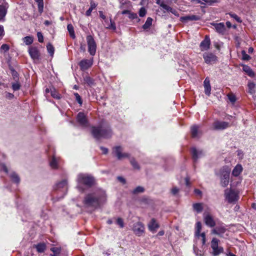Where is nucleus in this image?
Here are the masks:
<instances>
[{"label":"nucleus","instance_id":"7c9ffc66","mask_svg":"<svg viewBox=\"0 0 256 256\" xmlns=\"http://www.w3.org/2000/svg\"><path fill=\"white\" fill-rule=\"evenodd\" d=\"M90 8L86 12V16H90L93 10H94L97 6V4H96L94 1L91 0L90 2Z\"/></svg>","mask_w":256,"mask_h":256},{"label":"nucleus","instance_id":"cd10ccee","mask_svg":"<svg viewBox=\"0 0 256 256\" xmlns=\"http://www.w3.org/2000/svg\"><path fill=\"white\" fill-rule=\"evenodd\" d=\"M199 126L197 125H194L191 127V134L194 138L198 137L200 132H198Z\"/></svg>","mask_w":256,"mask_h":256},{"label":"nucleus","instance_id":"09e8293b","mask_svg":"<svg viewBox=\"0 0 256 256\" xmlns=\"http://www.w3.org/2000/svg\"><path fill=\"white\" fill-rule=\"evenodd\" d=\"M130 162L134 168L139 169L138 165L134 158H131Z\"/></svg>","mask_w":256,"mask_h":256},{"label":"nucleus","instance_id":"0eeeda50","mask_svg":"<svg viewBox=\"0 0 256 256\" xmlns=\"http://www.w3.org/2000/svg\"><path fill=\"white\" fill-rule=\"evenodd\" d=\"M86 39L88 46V51L90 55L94 56L96 52V42L91 35L88 36Z\"/></svg>","mask_w":256,"mask_h":256},{"label":"nucleus","instance_id":"e2e57ef3","mask_svg":"<svg viewBox=\"0 0 256 256\" xmlns=\"http://www.w3.org/2000/svg\"><path fill=\"white\" fill-rule=\"evenodd\" d=\"M168 12H170L175 16H178V12L176 10H175L171 7H170Z\"/></svg>","mask_w":256,"mask_h":256},{"label":"nucleus","instance_id":"bb28decb","mask_svg":"<svg viewBox=\"0 0 256 256\" xmlns=\"http://www.w3.org/2000/svg\"><path fill=\"white\" fill-rule=\"evenodd\" d=\"M242 70L244 72L249 76L254 77V73L252 69L247 65H242Z\"/></svg>","mask_w":256,"mask_h":256},{"label":"nucleus","instance_id":"c756f323","mask_svg":"<svg viewBox=\"0 0 256 256\" xmlns=\"http://www.w3.org/2000/svg\"><path fill=\"white\" fill-rule=\"evenodd\" d=\"M67 29L70 34V36L72 38L74 39L76 38V35L72 25L70 24H68L67 26Z\"/></svg>","mask_w":256,"mask_h":256},{"label":"nucleus","instance_id":"1a4fd4ad","mask_svg":"<svg viewBox=\"0 0 256 256\" xmlns=\"http://www.w3.org/2000/svg\"><path fill=\"white\" fill-rule=\"evenodd\" d=\"M203 58L207 64H212L218 60V57L212 52H204L203 54Z\"/></svg>","mask_w":256,"mask_h":256},{"label":"nucleus","instance_id":"0e129e2a","mask_svg":"<svg viewBox=\"0 0 256 256\" xmlns=\"http://www.w3.org/2000/svg\"><path fill=\"white\" fill-rule=\"evenodd\" d=\"M219 2V0H208L207 4L208 6H212L214 3H218Z\"/></svg>","mask_w":256,"mask_h":256},{"label":"nucleus","instance_id":"13d9d810","mask_svg":"<svg viewBox=\"0 0 256 256\" xmlns=\"http://www.w3.org/2000/svg\"><path fill=\"white\" fill-rule=\"evenodd\" d=\"M37 36L38 38V41L40 42H44V36L41 32H38Z\"/></svg>","mask_w":256,"mask_h":256},{"label":"nucleus","instance_id":"f8f14e48","mask_svg":"<svg viewBox=\"0 0 256 256\" xmlns=\"http://www.w3.org/2000/svg\"><path fill=\"white\" fill-rule=\"evenodd\" d=\"M76 120L79 124L83 127H87L88 125L86 116L82 112L78 113L76 116Z\"/></svg>","mask_w":256,"mask_h":256},{"label":"nucleus","instance_id":"6e6d98bb","mask_svg":"<svg viewBox=\"0 0 256 256\" xmlns=\"http://www.w3.org/2000/svg\"><path fill=\"white\" fill-rule=\"evenodd\" d=\"M146 14V10L144 8H141L139 10V16L140 17L144 16Z\"/></svg>","mask_w":256,"mask_h":256},{"label":"nucleus","instance_id":"680f3d73","mask_svg":"<svg viewBox=\"0 0 256 256\" xmlns=\"http://www.w3.org/2000/svg\"><path fill=\"white\" fill-rule=\"evenodd\" d=\"M160 6L162 7L165 10H166L167 12L169 10V9L170 8V6L165 4L163 2H162Z\"/></svg>","mask_w":256,"mask_h":256},{"label":"nucleus","instance_id":"37998d69","mask_svg":"<svg viewBox=\"0 0 256 256\" xmlns=\"http://www.w3.org/2000/svg\"><path fill=\"white\" fill-rule=\"evenodd\" d=\"M144 190V189L143 187L140 186H137L135 189H134L132 191V193L134 194H136L138 193L143 192Z\"/></svg>","mask_w":256,"mask_h":256},{"label":"nucleus","instance_id":"f257e3e1","mask_svg":"<svg viewBox=\"0 0 256 256\" xmlns=\"http://www.w3.org/2000/svg\"><path fill=\"white\" fill-rule=\"evenodd\" d=\"M106 200V192L101 188H96L86 194L83 204L86 208L96 209L103 205Z\"/></svg>","mask_w":256,"mask_h":256},{"label":"nucleus","instance_id":"ddd939ff","mask_svg":"<svg viewBox=\"0 0 256 256\" xmlns=\"http://www.w3.org/2000/svg\"><path fill=\"white\" fill-rule=\"evenodd\" d=\"M8 6V4L6 2L3 1L0 2V22L4 20Z\"/></svg>","mask_w":256,"mask_h":256},{"label":"nucleus","instance_id":"a18cd8bd","mask_svg":"<svg viewBox=\"0 0 256 256\" xmlns=\"http://www.w3.org/2000/svg\"><path fill=\"white\" fill-rule=\"evenodd\" d=\"M51 96L55 98L60 99V95L56 92V90L54 88L52 90H50Z\"/></svg>","mask_w":256,"mask_h":256},{"label":"nucleus","instance_id":"ea45409f","mask_svg":"<svg viewBox=\"0 0 256 256\" xmlns=\"http://www.w3.org/2000/svg\"><path fill=\"white\" fill-rule=\"evenodd\" d=\"M256 87V84L252 82H250L248 84V92L250 94H253L254 92V88Z\"/></svg>","mask_w":256,"mask_h":256},{"label":"nucleus","instance_id":"b1692460","mask_svg":"<svg viewBox=\"0 0 256 256\" xmlns=\"http://www.w3.org/2000/svg\"><path fill=\"white\" fill-rule=\"evenodd\" d=\"M192 158L194 162H196L198 158H200L203 155V153L202 150H198L194 148L192 149Z\"/></svg>","mask_w":256,"mask_h":256},{"label":"nucleus","instance_id":"393cba45","mask_svg":"<svg viewBox=\"0 0 256 256\" xmlns=\"http://www.w3.org/2000/svg\"><path fill=\"white\" fill-rule=\"evenodd\" d=\"M204 92L208 95L210 96V94L211 92V86L210 84V82L208 78H206L204 82Z\"/></svg>","mask_w":256,"mask_h":256},{"label":"nucleus","instance_id":"f3484780","mask_svg":"<svg viewBox=\"0 0 256 256\" xmlns=\"http://www.w3.org/2000/svg\"><path fill=\"white\" fill-rule=\"evenodd\" d=\"M212 26H213L214 27V28L216 32L220 34H224L226 32V27L224 24V23L223 22H220V23H214L212 22L211 24Z\"/></svg>","mask_w":256,"mask_h":256},{"label":"nucleus","instance_id":"aec40b11","mask_svg":"<svg viewBox=\"0 0 256 256\" xmlns=\"http://www.w3.org/2000/svg\"><path fill=\"white\" fill-rule=\"evenodd\" d=\"M200 19V16L194 14L186 16L180 18V20L182 22L196 21Z\"/></svg>","mask_w":256,"mask_h":256},{"label":"nucleus","instance_id":"6e6552de","mask_svg":"<svg viewBox=\"0 0 256 256\" xmlns=\"http://www.w3.org/2000/svg\"><path fill=\"white\" fill-rule=\"evenodd\" d=\"M122 148L120 146H116L114 148L112 153L119 160L129 157V154L126 152L122 153Z\"/></svg>","mask_w":256,"mask_h":256},{"label":"nucleus","instance_id":"c03bdc74","mask_svg":"<svg viewBox=\"0 0 256 256\" xmlns=\"http://www.w3.org/2000/svg\"><path fill=\"white\" fill-rule=\"evenodd\" d=\"M228 14L230 16L233 18H234L237 22H242V20L239 16H238L237 14L234 13H228Z\"/></svg>","mask_w":256,"mask_h":256},{"label":"nucleus","instance_id":"a211bd4d","mask_svg":"<svg viewBox=\"0 0 256 256\" xmlns=\"http://www.w3.org/2000/svg\"><path fill=\"white\" fill-rule=\"evenodd\" d=\"M204 221L206 225L210 227H214L216 225V222L212 217L209 214H204Z\"/></svg>","mask_w":256,"mask_h":256},{"label":"nucleus","instance_id":"7ed1b4c3","mask_svg":"<svg viewBox=\"0 0 256 256\" xmlns=\"http://www.w3.org/2000/svg\"><path fill=\"white\" fill-rule=\"evenodd\" d=\"M76 182L78 184H84L87 186L90 187L94 184L95 180L94 178L86 174H80L78 175ZM78 188L80 189V186H77Z\"/></svg>","mask_w":256,"mask_h":256},{"label":"nucleus","instance_id":"8fccbe9b","mask_svg":"<svg viewBox=\"0 0 256 256\" xmlns=\"http://www.w3.org/2000/svg\"><path fill=\"white\" fill-rule=\"evenodd\" d=\"M110 24L108 25L106 27V28H108V29H112V30H116V26L114 22H112L111 19L110 20Z\"/></svg>","mask_w":256,"mask_h":256},{"label":"nucleus","instance_id":"4be33fe9","mask_svg":"<svg viewBox=\"0 0 256 256\" xmlns=\"http://www.w3.org/2000/svg\"><path fill=\"white\" fill-rule=\"evenodd\" d=\"M148 228L150 231L154 232L159 228V225L154 218H152L148 224Z\"/></svg>","mask_w":256,"mask_h":256},{"label":"nucleus","instance_id":"473e14b6","mask_svg":"<svg viewBox=\"0 0 256 256\" xmlns=\"http://www.w3.org/2000/svg\"><path fill=\"white\" fill-rule=\"evenodd\" d=\"M152 19L150 17L148 18L145 24L142 26V28L144 30L150 28L152 24Z\"/></svg>","mask_w":256,"mask_h":256},{"label":"nucleus","instance_id":"603ef678","mask_svg":"<svg viewBox=\"0 0 256 256\" xmlns=\"http://www.w3.org/2000/svg\"><path fill=\"white\" fill-rule=\"evenodd\" d=\"M228 100L232 103H234L236 100V98L234 95L232 94H229L228 95Z\"/></svg>","mask_w":256,"mask_h":256},{"label":"nucleus","instance_id":"2f4dec72","mask_svg":"<svg viewBox=\"0 0 256 256\" xmlns=\"http://www.w3.org/2000/svg\"><path fill=\"white\" fill-rule=\"evenodd\" d=\"M194 210L196 211L198 213L202 212L203 210L202 204L201 203H195L192 205Z\"/></svg>","mask_w":256,"mask_h":256},{"label":"nucleus","instance_id":"69168bd1","mask_svg":"<svg viewBox=\"0 0 256 256\" xmlns=\"http://www.w3.org/2000/svg\"><path fill=\"white\" fill-rule=\"evenodd\" d=\"M178 192L179 189L176 187L173 188L171 190V192L173 195H176Z\"/></svg>","mask_w":256,"mask_h":256},{"label":"nucleus","instance_id":"5fc2aeb1","mask_svg":"<svg viewBox=\"0 0 256 256\" xmlns=\"http://www.w3.org/2000/svg\"><path fill=\"white\" fill-rule=\"evenodd\" d=\"M199 236H200L202 238V244L204 245L206 243V238L205 233L202 232V234H200Z\"/></svg>","mask_w":256,"mask_h":256},{"label":"nucleus","instance_id":"f03ea898","mask_svg":"<svg viewBox=\"0 0 256 256\" xmlns=\"http://www.w3.org/2000/svg\"><path fill=\"white\" fill-rule=\"evenodd\" d=\"M92 134L96 140H100L102 138H108L111 137L112 135L111 129L109 126H102L92 127Z\"/></svg>","mask_w":256,"mask_h":256},{"label":"nucleus","instance_id":"bf43d9fd","mask_svg":"<svg viewBox=\"0 0 256 256\" xmlns=\"http://www.w3.org/2000/svg\"><path fill=\"white\" fill-rule=\"evenodd\" d=\"M0 170H4L5 172H8V170L6 166L4 164H0Z\"/></svg>","mask_w":256,"mask_h":256},{"label":"nucleus","instance_id":"9d476101","mask_svg":"<svg viewBox=\"0 0 256 256\" xmlns=\"http://www.w3.org/2000/svg\"><path fill=\"white\" fill-rule=\"evenodd\" d=\"M132 230L138 236H142L144 232V225L141 222H137L134 224Z\"/></svg>","mask_w":256,"mask_h":256},{"label":"nucleus","instance_id":"6ab92c4d","mask_svg":"<svg viewBox=\"0 0 256 256\" xmlns=\"http://www.w3.org/2000/svg\"><path fill=\"white\" fill-rule=\"evenodd\" d=\"M210 41L209 37L206 36L204 39L200 42V48L202 51L206 50L210 48Z\"/></svg>","mask_w":256,"mask_h":256},{"label":"nucleus","instance_id":"2eb2a0df","mask_svg":"<svg viewBox=\"0 0 256 256\" xmlns=\"http://www.w3.org/2000/svg\"><path fill=\"white\" fill-rule=\"evenodd\" d=\"M214 128L216 130H223L230 126L229 123L226 122L216 121L213 124Z\"/></svg>","mask_w":256,"mask_h":256},{"label":"nucleus","instance_id":"774afa93","mask_svg":"<svg viewBox=\"0 0 256 256\" xmlns=\"http://www.w3.org/2000/svg\"><path fill=\"white\" fill-rule=\"evenodd\" d=\"M6 96L7 98H12L14 96V95L11 93H10V92H6Z\"/></svg>","mask_w":256,"mask_h":256},{"label":"nucleus","instance_id":"c9c22d12","mask_svg":"<svg viewBox=\"0 0 256 256\" xmlns=\"http://www.w3.org/2000/svg\"><path fill=\"white\" fill-rule=\"evenodd\" d=\"M46 48L50 56H52L54 52V48L53 46L50 43H48L46 46Z\"/></svg>","mask_w":256,"mask_h":256},{"label":"nucleus","instance_id":"79ce46f5","mask_svg":"<svg viewBox=\"0 0 256 256\" xmlns=\"http://www.w3.org/2000/svg\"><path fill=\"white\" fill-rule=\"evenodd\" d=\"M12 180L16 183H18L20 182V178L14 172L10 174V176Z\"/></svg>","mask_w":256,"mask_h":256},{"label":"nucleus","instance_id":"49530a36","mask_svg":"<svg viewBox=\"0 0 256 256\" xmlns=\"http://www.w3.org/2000/svg\"><path fill=\"white\" fill-rule=\"evenodd\" d=\"M242 60H248L250 58V56L246 54L245 50H242Z\"/></svg>","mask_w":256,"mask_h":256},{"label":"nucleus","instance_id":"423d86ee","mask_svg":"<svg viewBox=\"0 0 256 256\" xmlns=\"http://www.w3.org/2000/svg\"><path fill=\"white\" fill-rule=\"evenodd\" d=\"M219 242L220 240L216 238H213L211 241L210 246L214 256L219 255L224 252V248L219 246Z\"/></svg>","mask_w":256,"mask_h":256},{"label":"nucleus","instance_id":"4c0bfd02","mask_svg":"<svg viewBox=\"0 0 256 256\" xmlns=\"http://www.w3.org/2000/svg\"><path fill=\"white\" fill-rule=\"evenodd\" d=\"M50 250L54 252V254L52 255L51 256H54L55 254H60V252L62 250V248L60 247L56 246L50 248Z\"/></svg>","mask_w":256,"mask_h":256},{"label":"nucleus","instance_id":"9b49d317","mask_svg":"<svg viewBox=\"0 0 256 256\" xmlns=\"http://www.w3.org/2000/svg\"><path fill=\"white\" fill-rule=\"evenodd\" d=\"M54 190L61 191L64 194H66L68 190L67 180H64L57 183L54 186Z\"/></svg>","mask_w":256,"mask_h":256},{"label":"nucleus","instance_id":"e433bc0d","mask_svg":"<svg viewBox=\"0 0 256 256\" xmlns=\"http://www.w3.org/2000/svg\"><path fill=\"white\" fill-rule=\"evenodd\" d=\"M38 5V10L40 12L42 13L43 12L44 3L43 0H34Z\"/></svg>","mask_w":256,"mask_h":256},{"label":"nucleus","instance_id":"20e7f679","mask_svg":"<svg viewBox=\"0 0 256 256\" xmlns=\"http://www.w3.org/2000/svg\"><path fill=\"white\" fill-rule=\"evenodd\" d=\"M230 169L228 166L222 168L216 174L220 180V184L223 187H226L229 183Z\"/></svg>","mask_w":256,"mask_h":256},{"label":"nucleus","instance_id":"de8ad7c7","mask_svg":"<svg viewBox=\"0 0 256 256\" xmlns=\"http://www.w3.org/2000/svg\"><path fill=\"white\" fill-rule=\"evenodd\" d=\"M74 95L75 96L76 100L80 104V106H81L82 104V100L81 96L78 93H74Z\"/></svg>","mask_w":256,"mask_h":256},{"label":"nucleus","instance_id":"a19ab883","mask_svg":"<svg viewBox=\"0 0 256 256\" xmlns=\"http://www.w3.org/2000/svg\"><path fill=\"white\" fill-rule=\"evenodd\" d=\"M16 82L12 83V88L14 91L18 90L20 89V84L18 80Z\"/></svg>","mask_w":256,"mask_h":256},{"label":"nucleus","instance_id":"5701e85b","mask_svg":"<svg viewBox=\"0 0 256 256\" xmlns=\"http://www.w3.org/2000/svg\"><path fill=\"white\" fill-rule=\"evenodd\" d=\"M243 168L240 164H237L232 171V175L234 176H238L242 172Z\"/></svg>","mask_w":256,"mask_h":256},{"label":"nucleus","instance_id":"052dcab7","mask_svg":"<svg viewBox=\"0 0 256 256\" xmlns=\"http://www.w3.org/2000/svg\"><path fill=\"white\" fill-rule=\"evenodd\" d=\"M128 18L132 20H134V19L138 18V16H137L136 14L134 13V12H130V13L128 14Z\"/></svg>","mask_w":256,"mask_h":256},{"label":"nucleus","instance_id":"4d7b16f0","mask_svg":"<svg viewBox=\"0 0 256 256\" xmlns=\"http://www.w3.org/2000/svg\"><path fill=\"white\" fill-rule=\"evenodd\" d=\"M116 224L119 225L121 228H122L124 226V221L122 218H119L117 219Z\"/></svg>","mask_w":256,"mask_h":256},{"label":"nucleus","instance_id":"39448f33","mask_svg":"<svg viewBox=\"0 0 256 256\" xmlns=\"http://www.w3.org/2000/svg\"><path fill=\"white\" fill-rule=\"evenodd\" d=\"M224 196L229 203L234 202L239 198L238 193L232 189H226L224 190Z\"/></svg>","mask_w":256,"mask_h":256},{"label":"nucleus","instance_id":"72a5a7b5","mask_svg":"<svg viewBox=\"0 0 256 256\" xmlns=\"http://www.w3.org/2000/svg\"><path fill=\"white\" fill-rule=\"evenodd\" d=\"M202 229V224L200 222H198L196 223V231H195V236L197 237H198L200 236V230Z\"/></svg>","mask_w":256,"mask_h":256},{"label":"nucleus","instance_id":"338daca9","mask_svg":"<svg viewBox=\"0 0 256 256\" xmlns=\"http://www.w3.org/2000/svg\"><path fill=\"white\" fill-rule=\"evenodd\" d=\"M4 26L2 25H0V37L4 35Z\"/></svg>","mask_w":256,"mask_h":256},{"label":"nucleus","instance_id":"f704fd0d","mask_svg":"<svg viewBox=\"0 0 256 256\" xmlns=\"http://www.w3.org/2000/svg\"><path fill=\"white\" fill-rule=\"evenodd\" d=\"M23 42L26 45L31 44L34 41L33 38L30 36H26L23 38Z\"/></svg>","mask_w":256,"mask_h":256},{"label":"nucleus","instance_id":"4468645a","mask_svg":"<svg viewBox=\"0 0 256 256\" xmlns=\"http://www.w3.org/2000/svg\"><path fill=\"white\" fill-rule=\"evenodd\" d=\"M28 53L32 60H38L40 59V54L36 47H30L28 48Z\"/></svg>","mask_w":256,"mask_h":256},{"label":"nucleus","instance_id":"3c124183","mask_svg":"<svg viewBox=\"0 0 256 256\" xmlns=\"http://www.w3.org/2000/svg\"><path fill=\"white\" fill-rule=\"evenodd\" d=\"M10 49L8 45L6 44H3L0 46V50H3L4 52H8Z\"/></svg>","mask_w":256,"mask_h":256},{"label":"nucleus","instance_id":"58836bf2","mask_svg":"<svg viewBox=\"0 0 256 256\" xmlns=\"http://www.w3.org/2000/svg\"><path fill=\"white\" fill-rule=\"evenodd\" d=\"M50 164L52 168H56L58 167L57 160L55 157H53L51 161L50 162Z\"/></svg>","mask_w":256,"mask_h":256},{"label":"nucleus","instance_id":"c85d7f7f","mask_svg":"<svg viewBox=\"0 0 256 256\" xmlns=\"http://www.w3.org/2000/svg\"><path fill=\"white\" fill-rule=\"evenodd\" d=\"M84 83L86 84L88 86H92L94 85V80L88 76H86L84 78Z\"/></svg>","mask_w":256,"mask_h":256},{"label":"nucleus","instance_id":"864d4df0","mask_svg":"<svg viewBox=\"0 0 256 256\" xmlns=\"http://www.w3.org/2000/svg\"><path fill=\"white\" fill-rule=\"evenodd\" d=\"M12 76H13L14 78L16 80H18V73L15 70H14V69L12 70Z\"/></svg>","mask_w":256,"mask_h":256},{"label":"nucleus","instance_id":"412c9836","mask_svg":"<svg viewBox=\"0 0 256 256\" xmlns=\"http://www.w3.org/2000/svg\"><path fill=\"white\" fill-rule=\"evenodd\" d=\"M226 229L223 226L216 227L212 230V233L216 234L220 237H223V234L225 233Z\"/></svg>","mask_w":256,"mask_h":256},{"label":"nucleus","instance_id":"dca6fc26","mask_svg":"<svg viewBox=\"0 0 256 256\" xmlns=\"http://www.w3.org/2000/svg\"><path fill=\"white\" fill-rule=\"evenodd\" d=\"M92 60L84 59L81 60L79 63L80 69L85 70L90 68L92 64Z\"/></svg>","mask_w":256,"mask_h":256},{"label":"nucleus","instance_id":"a878e982","mask_svg":"<svg viewBox=\"0 0 256 256\" xmlns=\"http://www.w3.org/2000/svg\"><path fill=\"white\" fill-rule=\"evenodd\" d=\"M33 248H35L38 252H43L46 249V244L44 242H40L36 244H34Z\"/></svg>","mask_w":256,"mask_h":256}]
</instances>
